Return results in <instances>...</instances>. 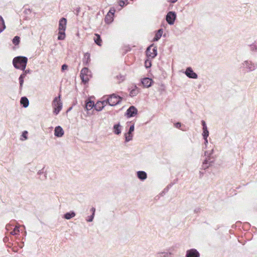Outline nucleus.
<instances>
[{
  "mask_svg": "<svg viewBox=\"0 0 257 257\" xmlns=\"http://www.w3.org/2000/svg\"><path fill=\"white\" fill-rule=\"evenodd\" d=\"M20 233V227L19 226H15L12 231L11 232V234L13 235H19Z\"/></svg>",
  "mask_w": 257,
  "mask_h": 257,
  "instance_id": "30",
  "label": "nucleus"
},
{
  "mask_svg": "<svg viewBox=\"0 0 257 257\" xmlns=\"http://www.w3.org/2000/svg\"><path fill=\"white\" fill-rule=\"evenodd\" d=\"M68 66L66 64H64L61 66V71L64 72V71L68 69Z\"/></svg>",
  "mask_w": 257,
  "mask_h": 257,
  "instance_id": "39",
  "label": "nucleus"
},
{
  "mask_svg": "<svg viewBox=\"0 0 257 257\" xmlns=\"http://www.w3.org/2000/svg\"><path fill=\"white\" fill-rule=\"evenodd\" d=\"M6 29L5 21L3 17H0V34Z\"/></svg>",
  "mask_w": 257,
  "mask_h": 257,
  "instance_id": "26",
  "label": "nucleus"
},
{
  "mask_svg": "<svg viewBox=\"0 0 257 257\" xmlns=\"http://www.w3.org/2000/svg\"><path fill=\"white\" fill-rule=\"evenodd\" d=\"M163 33V29H160L157 31H155V36L154 38L153 39V42H157L158 41L161 37L162 36Z\"/></svg>",
  "mask_w": 257,
  "mask_h": 257,
  "instance_id": "16",
  "label": "nucleus"
},
{
  "mask_svg": "<svg viewBox=\"0 0 257 257\" xmlns=\"http://www.w3.org/2000/svg\"><path fill=\"white\" fill-rule=\"evenodd\" d=\"M117 79H118L120 81L122 82L125 79V76L122 75L121 74H119L116 76Z\"/></svg>",
  "mask_w": 257,
  "mask_h": 257,
  "instance_id": "36",
  "label": "nucleus"
},
{
  "mask_svg": "<svg viewBox=\"0 0 257 257\" xmlns=\"http://www.w3.org/2000/svg\"><path fill=\"white\" fill-rule=\"evenodd\" d=\"M137 177L141 181H144L147 178V174L143 171H139L137 172Z\"/></svg>",
  "mask_w": 257,
  "mask_h": 257,
  "instance_id": "17",
  "label": "nucleus"
},
{
  "mask_svg": "<svg viewBox=\"0 0 257 257\" xmlns=\"http://www.w3.org/2000/svg\"><path fill=\"white\" fill-rule=\"evenodd\" d=\"M20 103L21 105L24 108H27L29 105V99L26 96H23L21 98Z\"/></svg>",
  "mask_w": 257,
  "mask_h": 257,
  "instance_id": "20",
  "label": "nucleus"
},
{
  "mask_svg": "<svg viewBox=\"0 0 257 257\" xmlns=\"http://www.w3.org/2000/svg\"><path fill=\"white\" fill-rule=\"evenodd\" d=\"M114 17H104V22L107 24L111 23L114 20Z\"/></svg>",
  "mask_w": 257,
  "mask_h": 257,
  "instance_id": "32",
  "label": "nucleus"
},
{
  "mask_svg": "<svg viewBox=\"0 0 257 257\" xmlns=\"http://www.w3.org/2000/svg\"><path fill=\"white\" fill-rule=\"evenodd\" d=\"M94 217V215L91 214L90 216H88V218L86 219L87 222H90L93 220Z\"/></svg>",
  "mask_w": 257,
  "mask_h": 257,
  "instance_id": "38",
  "label": "nucleus"
},
{
  "mask_svg": "<svg viewBox=\"0 0 257 257\" xmlns=\"http://www.w3.org/2000/svg\"><path fill=\"white\" fill-rule=\"evenodd\" d=\"M145 67L146 68H149L151 67L152 63L151 61H145Z\"/></svg>",
  "mask_w": 257,
  "mask_h": 257,
  "instance_id": "41",
  "label": "nucleus"
},
{
  "mask_svg": "<svg viewBox=\"0 0 257 257\" xmlns=\"http://www.w3.org/2000/svg\"><path fill=\"white\" fill-rule=\"evenodd\" d=\"M121 126L119 123V122L114 124L113 126V133L117 135H119L121 134Z\"/></svg>",
  "mask_w": 257,
  "mask_h": 257,
  "instance_id": "19",
  "label": "nucleus"
},
{
  "mask_svg": "<svg viewBox=\"0 0 257 257\" xmlns=\"http://www.w3.org/2000/svg\"><path fill=\"white\" fill-rule=\"evenodd\" d=\"M185 75L189 78L197 79L198 75L195 73L191 67H188L185 71Z\"/></svg>",
  "mask_w": 257,
  "mask_h": 257,
  "instance_id": "10",
  "label": "nucleus"
},
{
  "mask_svg": "<svg viewBox=\"0 0 257 257\" xmlns=\"http://www.w3.org/2000/svg\"><path fill=\"white\" fill-rule=\"evenodd\" d=\"M201 124H202V127H203L202 128H203V129H206V128H207L206 123V122H205V121L204 120H201Z\"/></svg>",
  "mask_w": 257,
  "mask_h": 257,
  "instance_id": "42",
  "label": "nucleus"
},
{
  "mask_svg": "<svg viewBox=\"0 0 257 257\" xmlns=\"http://www.w3.org/2000/svg\"><path fill=\"white\" fill-rule=\"evenodd\" d=\"M213 150L212 149L211 151H210V152L209 153H208L207 151H205L204 152V155L206 157H207V156H211L212 154L213 153Z\"/></svg>",
  "mask_w": 257,
  "mask_h": 257,
  "instance_id": "43",
  "label": "nucleus"
},
{
  "mask_svg": "<svg viewBox=\"0 0 257 257\" xmlns=\"http://www.w3.org/2000/svg\"><path fill=\"white\" fill-rule=\"evenodd\" d=\"M141 82L144 87L148 88L153 85L154 81L149 77H144L141 79Z\"/></svg>",
  "mask_w": 257,
  "mask_h": 257,
  "instance_id": "11",
  "label": "nucleus"
},
{
  "mask_svg": "<svg viewBox=\"0 0 257 257\" xmlns=\"http://www.w3.org/2000/svg\"><path fill=\"white\" fill-rule=\"evenodd\" d=\"M181 125L182 123L180 122H176L174 123V126L177 128H180Z\"/></svg>",
  "mask_w": 257,
  "mask_h": 257,
  "instance_id": "40",
  "label": "nucleus"
},
{
  "mask_svg": "<svg viewBox=\"0 0 257 257\" xmlns=\"http://www.w3.org/2000/svg\"><path fill=\"white\" fill-rule=\"evenodd\" d=\"M255 41L252 43L251 44L248 45V46L250 47V50L252 52H257V46L255 44Z\"/></svg>",
  "mask_w": 257,
  "mask_h": 257,
  "instance_id": "29",
  "label": "nucleus"
},
{
  "mask_svg": "<svg viewBox=\"0 0 257 257\" xmlns=\"http://www.w3.org/2000/svg\"><path fill=\"white\" fill-rule=\"evenodd\" d=\"M22 71H24L26 74L30 73L31 71L30 70V69H27V70H26V69H25L24 70H22Z\"/></svg>",
  "mask_w": 257,
  "mask_h": 257,
  "instance_id": "48",
  "label": "nucleus"
},
{
  "mask_svg": "<svg viewBox=\"0 0 257 257\" xmlns=\"http://www.w3.org/2000/svg\"><path fill=\"white\" fill-rule=\"evenodd\" d=\"M92 77L91 72L88 67H84L80 71V77L82 82L84 84L88 83L89 77Z\"/></svg>",
  "mask_w": 257,
  "mask_h": 257,
  "instance_id": "5",
  "label": "nucleus"
},
{
  "mask_svg": "<svg viewBox=\"0 0 257 257\" xmlns=\"http://www.w3.org/2000/svg\"><path fill=\"white\" fill-rule=\"evenodd\" d=\"M242 64L244 67L248 69L249 71H252L257 67V64L249 60L244 61Z\"/></svg>",
  "mask_w": 257,
  "mask_h": 257,
  "instance_id": "8",
  "label": "nucleus"
},
{
  "mask_svg": "<svg viewBox=\"0 0 257 257\" xmlns=\"http://www.w3.org/2000/svg\"><path fill=\"white\" fill-rule=\"evenodd\" d=\"M19 81L20 84V90H22L24 82V78L23 77H19Z\"/></svg>",
  "mask_w": 257,
  "mask_h": 257,
  "instance_id": "34",
  "label": "nucleus"
},
{
  "mask_svg": "<svg viewBox=\"0 0 257 257\" xmlns=\"http://www.w3.org/2000/svg\"><path fill=\"white\" fill-rule=\"evenodd\" d=\"M28 132L27 131H24L22 132L21 136V140L22 141L26 140L28 139Z\"/></svg>",
  "mask_w": 257,
  "mask_h": 257,
  "instance_id": "31",
  "label": "nucleus"
},
{
  "mask_svg": "<svg viewBox=\"0 0 257 257\" xmlns=\"http://www.w3.org/2000/svg\"><path fill=\"white\" fill-rule=\"evenodd\" d=\"M47 178V176L46 175H44V179H46Z\"/></svg>",
  "mask_w": 257,
  "mask_h": 257,
  "instance_id": "56",
  "label": "nucleus"
},
{
  "mask_svg": "<svg viewBox=\"0 0 257 257\" xmlns=\"http://www.w3.org/2000/svg\"><path fill=\"white\" fill-rule=\"evenodd\" d=\"M105 106V104H103L101 101H98L96 103H95V110L97 111H101Z\"/></svg>",
  "mask_w": 257,
  "mask_h": 257,
  "instance_id": "21",
  "label": "nucleus"
},
{
  "mask_svg": "<svg viewBox=\"0 0 257 257\" xmlns=\"http://www.w3.org/2000/svg\"><path fill=\"white\" fill-rule=\"evenodd\" d=\"M67 20L65 17H62L59 21L58 40H64L66 38L65 31Z\"/></svg>",
  "mask_w": 257,
  "mask_h": 257,
  "instance_id": "2",
  "label": "nucleus"
},
{
  "mask_svg": "<svg viewBox=\"0 0 257 257\" xmlns=\"http://www.w3.org/2000/svg\"><path fill=\"white\" fill-rule=\"evenodd\" d=\"M122 100V98L120 96L116 94L115 93H112L107 96V98L101 101L103 102L104 104H108L110 106H114L117 104H119Z\"/></svg>",
  "mask_w": 257,
  "mask_h": 257,
  "instance_id": "3",
  "label": "nucleus"
},
{
  "mask_svg": "<svg viewBox=\"0 0 257 257\" xmlns=\"http://www.w3.org/2000/svg\"><path fill=\"white\" fill-rule=\"evenodd\" d=\"M90 211H91V214H92V215H94V216H95V207H92L90 209Z\"/></svg>",
  "mask_w": 257,
  "mask_h": 257,
  "instance_id": "46",
  "label": "nucleus"
},
{
  "mask_svg": "<svg viewBox=\"0 0 257 257\" xmlns=\"http://www.w3.org/2000/svg\"><path fill=\"white\" fill-rule=\"evenodd\" d=\"M127 2V0H119L118 4L120 6L123 7L124 6Z\"/></svg>",
  "mask_w": 257,
  "mask_h": 257,
  "instance_id": "37",
  "label": "nucleus"
},
{
  "mask_svg": "<svg viewBox=\"0 0 257 257\" xmlns=\"http://www.w3.org/2000/svg\"><path fill=\"white\" fill-rule=\"evenodd\" d=\"M28 60V58L25 56H17L13 59V64L16 69L24 70L26 68Z\"/></svg>",
  "mask_w": 257,
  "mask_h": 257,
  "instance_id": "1",
  "label": "nucleus"
},
{
  "mask_svg": "<svg viewBox=\"0 0 257 257\" xmlns=\"http://www.w3.org/2000/svg\"><path fill=\"white\" fill-rule=\"evenodd\" d=\"M201 211V208H199V207H198L197 208H195L194 210V212L195 213H199Z\"/></svg>",
  "mask_w": 257,
  "mask_h": 257,
  "instance_id": "47",
  "label": "nucleus"
},
{
  "mask_svg": "<svg viewBox=\"0 0 257 257\" xmlns=\"http://www.w3.org/2000/svg\"><path fill=\"white\" fill-rule=\"evenodd\" d=\"M64 131L61 126H57L54 130V135L55 137L60 138L63 136Z\"/></svg>",
  "mask_w": 257,
  "mask_h": 257,
  "instance_id": "14",
  "label": "nucleus"
},
{
  "mask_svg": "<svg viewBox=\"0 0 257 257\" xmlns=\"http://www.w3.org/2000/svg\"><path fill=\"white\" fill-rule=\"evenodd\" d=\"M204 140V144L205 145V146H207V144H208V140H207V138H206V139H203Z\"/></svg>",
  "mask_w": 257,
  "mask_h": 257,
  "instance_id": "51",
  "label": "nucleus"
},
{
  "mask_svg": "<svg viewBox=\"0 0 257 257\" xmlns=\"http://www.w3.org/2000/svg\"><path fill=\"white\" fill-rule=\"evenodd\" d=\"M90 61V55L89 53L84 54V58L83 59V63L84 65L87 66L89 64Z\"/></svg>",
  "mask_w": 257,
  "mask_h": 257,
  "instance_id": "23",
  "label": "nucleus"
},
{
  "mask_svg": "<svg viewBox=\"0 0 257 257\" xmlns=\"http://www.w3.org/2000/svg\"><path fill=\"white\" fill-rule=\"evenodd\" d=\"M115 10L114 9H111L107 14V16H109L110 14L113 15L115 12Z\"/></svg>",
  "mask_w": 257,
  "mask_h": 257,
  "instance_id": "44",
  "label": "nucleus"
},
{
  "mask_svg": "<svg viewBox=\"0 0 257 257\" xmlns=\"http://www.w3.org/2000/svg\"><path fill=\"white\" fill-rule=\"evenodd\" d=\"M168 187H167L165 189H164V191H168Z\"/></svg>",
  "mask_w": 257,
  "mask_h": 257,
  "instance_id": "55",
  "label": "nucleus"
},
{
  "mask_svg": "<svg viewBox=\"0 0 257 257\" xmlns=\"http://www.w3.org/2000/svg\"><path fill=\"white\" fill-rule=\"evenodd\" d=\"M135 131V123H133V124L130 126L128 132L129 134H133V132Z\"/></svg>",
  "mask_w": 257,
  "mask_h": 257,
  "instance_id": "35",
  "label": "nucleus"
},
{
  "mask_svg": "<svg viewBox=\"0 0 257 257\" xmlns=\"http://www.w3.org/2000/svg\"><path fill=\"white\" fill-rule=\"evenodd\" d=\"M153 44L149 46L146 50V54L148 57H150L152 58H154L157 55V47H154L152 48V51L151 48Z\"/></svg>",
  "mask_w": 257,
  "mask_h": 257,
  "instance_id": "9",
  "label": "nucleus"
},
{
  "mask_svg": "<svg viewBox=\"0 0 257 257\" xmlns=\"http://www.w3.org/2000/svg\"><path fill=\"white\" fill-rule=\"evenodd\" d=\"M12 42L15 46L18 45L20 43V37L19 36H15L12 39Z\"/></svg>",
  "mask_w": 257,
  "mask_h": 257,
  "instance_id": "28",
  "label": "nucleus"
},
{
  "mask_svg": "<svg viewBox=\"0 0 257 257\" xmlns=\"http://www.w3.org/2000/svg\"><path fill=\"white\" fill-rule=\"evenodd\" d=\"M95 43L99 46H101L102 44V41L101 36L97 33L94 34V37L93 38Z\"/></svg>",
  "mask_w": 257,
  "mask_h": 257,
  "instance_id": "18",
  "label": "nucleus"
},
{
  "mask_svg": "<svg viewBox=\"0 0 257 257\" xmlns=\"http://www.w3.org/2000/svg\"><path fill=\"white\" fill-rule=\"evenodd\" d=\"M44 168H43L42 169L39 170L38 172V175H41L42 174H43L44 173V171H43V170H44Z\"/></svg>",
  "mask_w": 257,
  "mask_h": 257,
  "instance_id": "49",
  "label": "nucleus"
},
{
  "mask_svg": "<svg viewBox=\"0 0 257 257\" xmlns=\"http://www.w3.org/2000/svg\"><path fill=\"white\" fill-rule=\"evenodd\" d=\"M125 142L127 143L131 141L133 138V134H129V132H127L124 134Z\"/></svg>",
  "mask_w": 257,
  "mask_h": 257,
  "instance_id": "25",
  "label": "nucleus"
},
{
  "mask_svg": "<svg viewBox=\"0 0 257 257\" xmlns=\"http://www.w3.org/2000/svg\"><path fill=\"white\" fill-rule=\"evenodd\" d=\"M166 16H176V14L175 12H170L168 13V14L166 15Z\"/></svg>",
  "mask_w": 257,
  "mask_h": 257,
  "instance_id": "45",
  "label": "nucleus"
},
{
  "mask_svg": "<svg viewBox=\"0 0 257 257\" xmlns=\"http://www.w3.org/2000/svg\"><path fill=\"white\" fill-rule=\"evenodd\" d=\"M76 215V213L74 211H70L65 213L63 216V218L69 220L74 217Z\"/></svg>",
  "mask_w": 257,
  "mask_h": 257,
  "instance_id": "22",
  "label": "nucleus"
},
{
  "mask_svg": "<svg viewBox=\"0 0 257 257\" xmlns=\"http://www.w3.org/2000/svg\"><path fill=\"white\" fill-rule=\"evenodd\" d=\"M167 22L170 25L174 24L177 17H165Z\"/></svg>",
  "mask_w": 257,
  "mask_h": 257,
  "instance_id": "27",
  "label": "nucleus"
},
{
  "mask_svg": "<svg viewBox=\"0 0 257 257\" xmlns=\"http://www.w3.org/2000/svg\"><path fill=\"white\" fill-rule=\"evenodd\" d=\"M177 0H171V2L172 3H175V2H177Z\"/></svg>",
  "mask_w": 257,
  "mask_h": 257,
  "instance_id": "54",
  "label": "nucleus"
},
{
  "mask_svg": "<svg viewBox=\"0 0 257 257\" xmlns=\"http://www.w3.org/2000/svg\"><path fill=\"white\" fill-rule=\"evenodd\" d=\"M138 112V109L134 105H131L126 110L124 115L127 118H131L135 116Z\"/></svg>",
  "mask_w": 257,
  "mask_h": 257,
  "instance_id": "6",
  "label": "nucleus"
},
{
  "mask_svg": "<svg viewBox=\"0 0 257 257\" xmlns=\"http://www.w3.org/2000/svg\"><path fill=\"white\" fill-rule=\"evenodd\" d=\"M53 107V112L54 115H58L62 109V102L61 100V95L59 94L58 96L55 97L52 102Z\"/></svg>",
  "mask_w": 257,
  "mask_h": 257,
  "instance_id": "4",
  "label": "nucleus"
},
{
  "mask_svg": "<svg viewBox=\"0 0 257 257\" xmlns=\"http://www.w3.org/2000/svg\"><path fill=\"white\" fill-rule=\"evenodd\" d=\"M185 257H200V253L195 248H191L187 250Z\"/></svg>",
  "mask_w": 257,
  "mask_h": 257,
  "instance_id": "13",
  "label": "nucleus"
},
{
  "mask_svg": "<svg viewBox=\"0 0 257 257\" xmlns=\"http://www.w3.org/2000/svg\"><path fill=\"white\" fill-rule=\"evenodd\" d=\"M214 162V158L212 156H207L203 161L202 167L204 170H206L209 167L212 166Z\"/></svg>",
  "mask_w": 257,
  "mask_h": 257,
  "instance_id": "7",
  "label": "nucleus"
},
{
  "mask_svg": "<svg viewBox=\"0 0 257 257\" xmlns=\"http://www.w3.org/2000/svg\"><path fill=\"white\" fill-rule=\"evenodd\" d=\"M130 91V96L131 97H134L136 96L140 92V89L136 85H134L128 88Z\"/></svg>",
  "mask_w": 257,
  "mask_h": 257,
  "instance_id": "15",
  "label": "nucleus"
},
{
  "mask_svg": "<svg viewBox=\"0 0 257 257\" xmlns=\"http://www.w3.org/2000/svg\"><path fill=\"white\" fill-rule=\"evenodd\" d=\"M209 134V131L207 128L203 130V133L202 135L203 139L207 138Z\"/></svg>",
  "mask_w": 257,
  "mask_h": 257,
  "instance_id": "33",
  "label": "nucleus"
},
{
  "mask_svg": "<svg viewBox=\"0 0 257 257\" xmlns=\"http://www.w3.org/2000/svg\"><path fill=\"white\" fill-rule=\"evenodd\" d=\"M26 74L23 71V73L20 75L19 77H23L25 79V77L26 76Z\"/></svg>",
  "mask_w": 257,
  "mask_h": 257,
  "instance_id": "50",
  "label": "nucleus"
},
{
  "mask_svg": "<svg viewBox=\"0 0 257 257\" xmlns=\"http://www.w3.org/2000/svg\"><path fill=\"white\" fill-rule=\"evenodd\" d=\"M8 225H7V226H6V229H8Z\"/></svg>",
  "mask_w": 257,
  "mask_h": 257,
  "instance_id": "57",
  "label": "nucleus"
},
{
  "mask_svg": "<svg viewBox=\"0 0 257 257\" xmlns=\"http://www.w3.org/2000/svg\"><path fill=\"white\" fill-rule=\"evenodd\" d=\"M3 240H4V241L6 242L9 240V238L7 237H5L4 238Z\"/></svg>",
  "mask_w": 257,
  "mask_h": 257,
  "instance_id": "53",
  "label": "nucleus"
},
{
  "mask_svg": "<svg viewBox=\"0 0 257 257\" xmlns=\"http://www.w3.org/2000/svg\"><path fill=\"white\" fill-rule=\"evenodd\" d=\"M84 108L85 111L87 112V113H89V111L91 109L94 108L95 109V103L92 100H86L85 101Z\"/></svg>",
  "mask_w": 257,
  "mask_h": 257,
  "instance_id": "12",
  "label": "nucleus"
},
{
  "mask_svg": "<svg viewBox=\"0 0 257 257\" xmlns=\"http://www.w3.org/2000/svg\"><path fill=\"white\" fill-rule=\"evenodd\" d=\"M72 108H73V106H71V107H69L67 109V111H66V112H69V111H71V110H72Z\"/></svg>",
  "mask_w": 257,
  "mask_h": 257,
  "instance_id": "52",
  "label": "nucleus"
},
{
  "mask_svg": "<svg viewBox=\"0 0 257 257\" xmlns=\"http://www.w3.org/2000/svg\"><path fill=\"white\" fill-rule=\"evenodd\" d=\"M157 257H173L172 254L170 252H158Z\"/></svg>",
  "mask_w": 257,
  "mask_h": 257,
  "instance_id": "24",
  "label": "nucleus"
}]
</instances>
